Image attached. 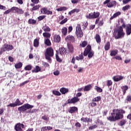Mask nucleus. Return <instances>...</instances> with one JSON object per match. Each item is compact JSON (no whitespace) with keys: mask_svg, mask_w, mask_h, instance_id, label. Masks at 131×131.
I'll return each instance as SVG.
<instances>
[{"mask_svg":"<svg viewBox=\"0 0 131 131\" xmlns=\"http://www.w3.org/2000/svg\"><path fill=\"white\" fill-rule=\"evenodd\" d=\"M123 114H125V111L122 109H114L113 112L111 113V116L107 118L109 121H116L123 118Z\"/></svg>","mask_w":131,"mask_h":131,"instance_id":"1","label":"nucleus"},{"mask_svg":"<svg viewBox=\"0 0 131 131\" xmlns=\"http://www.w3.org/2000/svg\"><path fill=\"white\" fill-rule=\"evenodd\" d=\"M45 59L47 60L49 63L52 62V58L54 57V49L52 47H49L46 49L44 53Z\"/></svg>","mask_w":131,"mask_h":131,"instance_id":"2","label":"nucleus"},{"mask_svg":"<svg viewBox=\"0 0 131 131\" xmlns=\"http://www.w3.org/2000/svg\"><path fill=\"white\" fill-rule=\"evenodd\" d=\"M99 17H100V12L95 11L94 12H91L85 16L86 19H96L95 23V24H98V23H99V21H100V18H99Z\"/></svg>","mask_w":131,"mask_h":131,"instance_id":"3","label":"nucleus"},{"mask_svg":"<svg viewBox=\"0 0 131 131\" xmlns=\"http://www.w3.org/2000/svg\"><path fill=\"white\" fill-rule=\"evenodd\" d=\"M91 51H92V46H91V45L87 46L84 51L83 56H86L88 55V58H89V59L93 58L94 52Z\"/></svg>","mask_w":131,"mask_h":131,"instance_id":"4","label":"nucleus"},{"mask_svg":"<svg viewBox=\"0 0 131 131\" xmlns=\"http://www.w3.org/2000/svg\"><path fill=\"white\" fill-rule=\"evenodd\" d=\"M13 49L14 46H13V45L5 43L3 46V47L1 49L0 54L2 55V54L5 52H9L10 51H12V50Z\"/></svg>","mask_w":131,"mask_h":131,"instance_id":"5","label":"nucleus"},{"mask_svg":"<svg viewBox=\"0 0 131 131\" xmlns=\"http://www.w3.org/2000/svg\"><path fill=\"white\" fill-rule=\"evenodd\" d=\"M117 35L115 36V39H119L121 37H124L125 33L123 32V28L122 27H119L117 30Z\"/></svg>","mask_w":131,"mask_h":131,"instance_id":"6","label":"nucleus"},{"mask_svg":"<svg viewBox=\"0 0 131 131\" xmlns=\"http://www.w3.org/2000/svg\"><path fill=\"white\" fill-rule=\"evenodd\" d=\"M34 106L29 104V103H26L24 105L21 106L20 107H18V111L20 112H25L27 110L29 109H32Z\"/></svg>","mask_w":131,"mask_h":131,"instance_id":"7","label":"nucleus"},{"mask_svg":"<svg viewBox=\"0 0 131 131\" xmlns=\"http://www.w3.org/2000/svg\"><path fill=\"white\" fill-rule=\"evenodd\" d=\"M103 5H107V8H113V7L117 6V2L116 1L110 2V0H105L103 2Z\"/></svg>","mask_w":131,"mask_h":131,"instance_id":"8","label":"nucleus"},{"mask_svg":"<svg viewBox=\"0 0 131 131\" xmlns=\"http://www.w3.org/2000/svg\"><path fill=\"white\" fill-rule=\"evenodd\" d=\"M76 34L77 38H81L83 36V33L82 30H81L80 25H77L76 27Z\"/></svg>","mask_w":131,"mask_h":131,"instance_id":"9","label":"nucleus"},{"mask_svg":"<svg viewBox=\"0 0 131 131\" xmlns=\"http://www.w3.org/2000/svg\"><path fill=\"white\" fill-rule=\"evenodd\" d=\"M25 128V125L20 123H17L14 127V129L16 131H23V129L22 128Z\"/></svg>","mask_w":131,"mask_h":131,"instance_id":"10","label":"nucleus"},{"mask_svg":"<svg viewBox=\"0 0 131 131\" xmlns=\"http://www.w3.org/2000/svg\"><path fill=\"white\" fill-rule=\"evenodd\" d=\"M65 40L67 42H74L75 41V38L74 36L69 35L66 37Z\"/></svg>","mask_w":131,"mask_h":131,"instance_id":"11","label":"nucleus"},{"mask_svg":"<svg viewBox=\"0 0 131 131\" xmlns=\"http://www.w3.org/2000/svg\"><path fill=\"white\" fill-rule=\"evenodd\" d=\"M79 98L74 97L71 99H69L68 100V103L70 104H76L77 102H79Z\"/></svg>","mask_w":131,"mask_h":131,"instance_id":"12","label":"nucleus"},{"mask_svg":"<svg viewBox=\"0 0 131 131\" xmlns=\"http://www.w3.org/2000/svg\"><path fill=\"white\" fill-rule=\"evenodd\" d=\"M78 111V108L76 106H71L68 109L69 113H71V114H73V113H75Z\"/></svg>","mask_w":131,"mask_h":131,"instance_id":"13","label":"nucleus"},{"mask_svg":"<svg viewBox=\"0 0 131 131\" xmlns=\"http://www.w3.org/2000/svg\"><path fill=\"white\" fill-rule=\"evenodd\" d=\"M67 46L69 52L73 54L74 52V47H73V45L70 43H68Z\"/></svg>","mask_w":131,"mask_h":131,"instance_id":"14","label":"nucleus"},{"mask_svg":"<svg viewBox=\"0 0 131 131\" xmlns=\"http://www.w3.org/2000/svg\"><path fill=\"white\" fill-rule=\"evenodd\" d=\"M39 39H40V38L38 37L34 40L33 47H34V48H38V47H39Z\"/></svg>","mask_w":131,"mask_h":131,"instance_id":"15","label":"nucleus"},{"mask_svg":"<svg viewBox=\"0 0 131 131\" xmlns=\"http://www.w3.org/2000/svg\"><path fill=\"white\" fill-rule=\"evenodd\" d=\"M114 81H120V80H122L123 79V76L120 75L115 76L113 77Z\"/></svg>","mask_w":131,"mask_h":131,"instance_id":"16","label":"nucleus"},{"mask_svg":"<svg viewBox=\"0 0 131 131\" xmlns=\"http://www.w3.org/2000/svg\"><path fill=\"white\" fill-rule=\"evenodd\" d=\"M126 35H130L131 34V24H129L126 27Z\"/></svg>","mask_w":131,"mask_h":131,"instance_id":"17","label":"nucleus"},{"mask_svg":"<svg viewBox=\"0 0 131 131\" xmlns=\"http://www.w3.org/2000/svg\"><path fill=\"white\" fill-rule=\"evenodd\" d=\"M53 41L57 43L60 42V41H61V37H60V35H55L53 36Z\"/></svg>","mask_w":131,"mask_h":131,"instance_id":"18","label":"nucleus"},{"mask_svg":"<svg viewBox=\"0 0 131 131\" xmlns=\"http://www.w3.org/2000/svg\"><path fill=\"white\" fill-rule=\"evenodd\" d=\"M44 42L47 47H51L52 46V42H51V40L49 38H45Z\"/></svg>","mask_w":131,"mask_h":131,"instance_id":"19","label":"nucleus"},{"mask_svg":"<svg viewBox=\"0 0 131 131\" xmlns=\"http://www.w3.org/2000/svg\"><path fill=\"white\" fill-rule=\"evenodd\" d=\"M93 86H92V84H90L86 86L83 89L84 92H89L92 90V88Z\"/></svg>","mask_w":131,"mask_h":131,"instance_id":"20","label":"nucleus"},{"mask_svg":"<svg viewBox=\"0 0 131 131\" xmlns=\"http://www.w3.org/2000/svg\"><path fill=\"white\" fill-rule=\"evenodd\" d=\"M53 129V127L52 126H43L41 128V131H47V130H52Z\"/></svg>","mask_w":131,"mask_h":131,"instance_id":"21","label":"nucleus"},{"mask_svg":"<svg viewBox=\"0 0 131 131\" xmlns=\"http://www.w3.org/2000/svg\"><path fill=\"white\" fill-rule=\"evenodd\" d=\"M42 29L45 32H50V31H51V28H50L49 26H47V25L43 26L42 28Z\"/></svg>","mask_w":131,"mask_h":131,"instance_id":"22","label":"nucleus"},{"mask_svg":"<svg viewBox=\"0 0 131 131\" xmlns=\"http://www.w3.org/2000/svg\"><path fill=\"white\" fill-rule=\"evenodd\" d=\"M110 53V56H111V57H115V56L118 54V50H111Z\"/></svg>","mask_w":131,"mask_h":131,"instance_id":"23","label":"nucleus"},{"mask_svg":"<svg viewBox=\"0 0 131 131\" xmlns=\"http://www.w3.org/2000/svg\"><path fill=\"white\" fill-rule=\"evenodd\" d=\"M121 89L123 91V95L124 96L126 93V91L128 90V86L127 85H123L121 87Z\"/></svg>","mask_w":131,"mask_h":131,"instance_id":"24","label":"nucleus"},{"mask_svg":"<svg viewBox=\"0 0 131 131\" xmlns=\"http://www.w3.org/2000/svg\"><path fill=\"white\" fill-rule=\"evenodd\" d=\"M120 15H121V12H120V11L116 12L112 16L110 17V20H113L114 18L118 17V16H120Z\"/></svg>","mask_w":131,"mask_h":131,"instance_id":"25","label":"nucleus"},{"mask_svg":"<svg viewBox=\"0 0 131 131\" xmlns=\"http://www.w3.org/2000/svg\"><path fill=\"white\" fill-rule=\"evenodd\" d=\"M60 92L61 93L62 95H65V94L68 93L69 92V90L68 89L62 88L60 89Z\"/></svg>","mask_w":131,"mask_h":131,"instance_id":"26","label":"nucleus"},{"mask_svg":"<svg viewBox=\"0 0 131 131\" xmlns=\"http://www.w3.org/2000/svg\"><path fill=\"white\" fill-rule=\"evenodd\" d=\"M68 32V29L66 27H63L61 29V33L63 36H66L67 35V32Z\"/></svg>","mask_w":131,"mask_h":131,"instance_id":"27","label":"nucleus"},{"mask_svg":"<svg viewBox=\"0 0 131 131\" xmlns=\"http://www.w3.org/2000/svg\"><path fill=\"white\" fill-rule=\"evenodd\" d=\"M41 70V68H40V67H39V66H36L35 67V69L32 70V72L33 73H34V72H35V73H37L39 72V71H40Z\"/></svg>","mask_w":131,"mask_h":131,"instance_id":"28","label":"nucleus"},{"mask_svg":"<svg viewBox=\"0 0 131 131\" xmlns=\"http://www.w3.org/2000/svg\"><path fill=\"white\" fill-rule=\"evenodd\" d=\"M67 52V50H66V49H65L64 48H59L60 55H65V54H66Z\"/></svg>","mask_w":131,"mask_h":131,"instance_id":"29","label":"nucleus"},{"mask_svg":"<svg viewBox=\"0 0 131 131\" xmlns=\"http://www.w3.org/2000/svg\"><path fill=\"white\" fill-rule=\"evenodd\" d=\"M95 39H96V41L97 43H100V42H101V37L98 34H96Z\"/></svg>","mask_w":131,"mask_h":131,"instance_id":"30","label":"nucleus"},{"mask_svg":"<svg viewBox=\"0 0 131 131\" xmlns=\"http://www.w3.org/2000/svg\"><path fill=\"white\" fill-rule=\"evenodd\" d=\"M40 8V5H35L30 9V11L31 12H33V11H37V10H38Z\"/></svg>","mask_w":131,"mask_h":131,"instance_id":"31","label":"nucleus"},{"mask_svg":"<svg viewBox=\"0 0 131 131\" xmlns=\"http://www.w3.org/2000/svg\"><path fill=\"white\" fill-rule=\"evenodd\" d=\"M22 66H23L22 62H18L14 65L16 69H20V68H22Z\"/></svg>","mask_w":131,"mask_h":131,"instance_id":"32","label":"nucleus"},{"mask_svg":"<svg viewBox=\"0 0 131 131\" xmlns=\"http://www.w3.org/2000/svg\"><path fill=\"white\" fill-rule=\"evenodd\" d=\"M28 23L29 24H31L32 25H35V24H36V20L30 18L28 20Z\"/></svg>","mask_w":131,"mask_h":131,"instance_id":"33","label":"nucleus"},{"mask_svg":"<svg viewBox=\"0 0 131 131\" xmlns=\"http://www.w3.org/2000/svg\"><path fill=\"white\" fill-rule=\"evenodd\" d=\"M43 36L45 38H50L51 37V33L45 32L43 33Z\"/></svg>","mask_w":131,"mask_h":131,"instance_id":"34","label":"nucleus"},{"mask_svg":"<svg viewBox=\"0 0 131 131\" xmlns=\"http://www.w3.org/2000/svg\"><path fill=\"white\" fill-rule=\"evenodd\" d=\"M125 123H126V120L122 119L119 122V123H118V125H119L120 126H123V125H124Z\"/></svg>","mask_w":131,"mask_h":131,"instance_id":"35","label":"nucleus"},{"mask_svg":"<svg viewBox=\"0 0 131 131\" xmlns=\"http://www.w3.org/2000/svg\"><path fill=\"white\" fill-rule=\"evenodd\" d=\"M110 49V42H107L104 46L105 51H108Z\"/></svg>","mask_w":131,"mask_h":131,"instance_id":"36","label":"nucleus"},{"mask_svg":"<svg viewBox=\"0 0 131 131\" xmlns=\"http://www.w3.org/2000/svg\"><path fill=\"white\" fill-rule=\"evenodd\" d=\"M76 60L78 61H79V60H83V53H81L78 56H76Z\"/></svg>","mask_w":131,"mask_h":131,"instance_id":"37","label":"nucleus"},{"mask_svg":"<svg viewBox=\"0 0 131 131\" xmlns=\"http://www.w3.org/2000/svg\"><path fill=\"white\" fill-rule=\"evenodd\" d=\"M15 106H20V105H23V103L21 102V101H20V100H19V98H17L15 103Z\"/></svg>","mask_w":131,"mask_h":131,"instance_id":"38","label":"nucleus"},{"mask_svg":"<svg viewBox=\"0 0 131 131\" xmlns=\"http://www.w3.org/2000/svg\"><path fill=\"white\" fill-rule=\"evenodd\" d=\"M101 96H97L93 98L92 100V102H100L101 101Z\"/></svg>","mask_w":131,"mask_h":131,"instance_id":"39","label":"nucleus"},{"mask_svg":"<svg viewBox=\"0 0 131 131\" xmlns=\"http://www.w3.org/2000/svg\"><path fill=\"white\" fill-rule=\"evenodd\" d=\"M59 52L56 51V54L55 55V57H56V60L57 61V62H62V59H61V58H60V57H59Z\"/></svg>","mask_w":131,"mask_h":131,"instance_id":"40","label":"nucleus"},{"mask_svg":"<svg viewBox=\"0 0 131 131\" xmlns=\"http://www.w3.org/2000/svg\"><path fill=\"white\" fill-rule=\"evenodd\" d=\"M31 69H32V66L30 64L28 65L24 68V70H25L26 71H29L31 70Z\"/></svg>","mask_w":131,"mask_h":131,"instance_id":"41","label":"nucleus"},{"mask_svg":"<svg viewBox=\"0 0 131 131\" xmlns=\"http://www.w3.org/2000/svg\"><path fill=\"white\" fill-rule=\"evenodd\" d=\"M52 94L54 95V96H61V93L56 90H53Z\"/></svg>","mask_w":131,"mask_h":131,"instance_id":"42","label":"nucleus"},{"mask_svg":"<svg viewBox=\"0 0 131 131\" xmlns=\"http://www.w3.org/2000/svg\"><path fill=\"white\" fill-rule=\"evenodd\" d=\"M129 9H130V6L128 5L123 7L122 10V11L125 12V11H127V10H128Z\"/></svg>","mask_w":131,"mask_h":131,"instance_id":"43","label":"nucleus"},{"mask_svg":"<svg viewBox=\"0 0 131 131\" xmlns=\"http://www.w3.org/2000/svg\"><path fill=\"white\" fill-rule=\"evenodd\" d=\"M11 13H16L18 11V7H13L11 8Z\"/></svg>","mask_w":131,"mask_h":131,"instance_id":"44","label":"nucleus"},{"mask_svg":"<svg viewBox=\"0 0 131 131\" xmlns=\"http://www.w3.org/2000/svg\"><path fill=\"white\" fill-rule=\"evenodd\" d=\"M67 10V8L66 7H62L56 9V11L58 12L62 11H66Z\"/></svg>","mask_w":131,"mask_h":131,"instance_id":"45","label":"nucleus"},{"mask_svg":"<svg viewBox=\"0 0 131 131\" xmlns=\"http://www.w3.org/2000/svg\"><path fill=\"white\" fill-rule=\"evenodd\" d=\"M16 14H18L19 15H23V14H24V11H23L22 9H20L18 8Z\"/></svg>","mask_w":131,"mask_h":131,"instance_id":"46","label":"nucleus"},{"mask_svg":"<svg viewBox=\"0 0 131 131\" xmlns=\"http://www.w3.org/2000/svg\"><path fill=\"white\" fill-rule=\"evenodd\" d=\"M95 90H96L98 93H102V92H103V89L98 86H95Z\"/></svg>","mask_w":131,"mask_h":131,"instance_id":"47","label":"nucleus"},{"mask_svg":"<svg viewBox=\"0 0 131 131\" xmlns=\"http://www.w3.org/2000/svg\"><path fill=\"white\" fill-rule=\"evenodd\" d=\"M88 45V42L86 41H83L81 44L80 45L82 48H85Z\"/></svg>","mask_w":131,"mask_h":131,"instance_id":"48","label":"nucleus"},{"mask_svg":"<svg viewBox=\"0 0 131 131\" xmlns=\"http://www.w3.org/2000/svg\"><path fill=\"white\" fill-rule=\"evenodd\" d=\"M113 83V82H112L111 80H107L106 85L107 86H111V85H112Z\"/></svg>","mask_w":131,"mask_h":131,"instance_id":"49","label":"nucleus"},{"mask_svg":"<svg viewBox=\"0 0 131 131\" xmlns=\"http://www.w3.org/2000/svg\"><path fill=\"white\" fill-rule=\"evenodd\" d=\"M95 102L96 101H92V102L89 104L90 106L92 107H96V106H97V103Z\"/></svg>","mask_w":131,"mask_h":131,"instance_id":"50","label":"nucleus"},{"mask_svg":"<svg viewBox=\"0 0 131 131\" xmlns=\"http://www.w3.org/2000/svg\"><path fill=\"white\" fill-rule=\"evenodd\" d=\"M67 21H68V18H66L60 22V24L63 25V24H65Z\"/></svg>","mask_w":131,"mask_h":131,"instance_id":"51","label":"nucleus"},{"mask_svg":"<svg viewBox=\"0 0 131 131\" xmlns=\"http://www.w3.org/2000/svg\"><path fill=\"white\" fill-rule=\"evenodd\" d=\"M88 25H89V23L88 22V21H86L85 22V23L82 25V26H83V29L84 30H85V29H86V28L88 27Z\"/></svg>","mask_w":131,"mask_h":131,"instance_id":"52","label":"nucleus"},{"mask_svg":"<svg viewBox=\"0 0 131 131\" xmlns=\"http://www.w3.org/2000/svg\"><path fill=\"white\" fill-rule=\"evenodd\" d=\"M41 119L45 120V121H48L49 120V118L46 115L42 116L41 117Z\"/></svg>","mask_w":131,"mask_h":131,"instance_id":"53","label":"nucleus"},{"mask_svg":"<svg viewBox=\"0 0 131 131\" xmlns=\"http://www.w3.org/2000/svg\"><path fill=\"white\" fill-rule=\"evenodd\" d=\"M46 18V15L39 16L37 17L38 21H41V20H43Z\"/></svg>","mask_w":131,"mask_h":131,"instance_id":"54","label":"nucleus"},{"mask_svg":"<svg viewBox=\"0 0 131 131\" xmlns=\"http://www.w3.org/2000/svg\"><path fill=\"white\" fill-rule=\"evenodd\" d=\"M81 121H82V122H85L86 123L88 122V117H82L81 118Z\"/></svg>","mask_w":131,"mask_h":131,"instance_id":"55","label":"nucleus"},{"mask_svg":"<svg viewBox=\"0 0 131 131\" xmlns=\"http://www.w3.org/2000/svg\"><path fill=\"white\" fill-rule=\"evenodd\" d=\"M37 110L36 109H33V110H29L28 111L27 113H35L36 112Z\"/></svg>","mask_w":131,"mask_h":131,"instance_id":"56","label":"nucleus"},{"mask_svg":"<svg viewBox=\"0 0 131 131\" xmlns=\"http://www.w3.org/2000/svg\"><path fill=\"white\" fill-rule=\"evenodd\" d=\"M7 107H17L16 104L14 103H10L9 104L7 105Z\"/></svg>","mask_w":131,"mask_h":131,"instance_id":"57","label":"nucleus"},{"mask_svg":"<svg viewBox=\"0 0 131 131\" xmlns=\"http://www.w3.org/2000/svg\"><path fill=\"white\" fill-rule=\"evenodd\" d=\"M47 11V8H42L41 9V13H42V14H46Z\"/></svg>","mask_w":131,"mask_h":131,"instance_id":"58","label":"nucleus"},{"mask_svg":"<svg viewBox=\"0 0 131 131\" xmlns=\"http://www.w3.org/2000/svg\"><path fill=\"white\" fill-rule=\"evenodd\" d=\"M97 127H98V126H97V125H94L90 126L89 127V129L92 130V129H94V128H97Z\"/></svg>","mask_w":131,"mask_h":131,"instance_id":"59","label":"nucleus"},{"mask_svg":"<svg viewBox=\"0 0 131 131\" xmlns=\"http://www.w3.org/2000/svg\"><path fill=\"white\" fill-rule=\"evenodd\" d=\"M104 25V20L102 19L99 21V23L98 24V26L99 27L103 26Z\"/></svg>","mask_w":131,"mask_h":131,"instance_id":"60","label":"nucleus"},{"mask_svg":"<svg viewBox=\"0 0 131 131\" xmlns=\"http://www.w3.org/2000/svg\"><path fill=\"white\" fill-rule=\"evenodd\" d=\"M31 1L33 4H35V5H37V4L39 3V0H31Z\"/></svg>","mask_w":131,"mask_h":131,"instance_id":"61","label":"nucleus"},{"mask_svg":"<svg viewBox=\"0 0 131 131\" xmlns=\"http://www.w3.org/2000/svg\"><path fill=\"white\" fill-rule=\"evenodd\" d=\"M9 13H12L11 8L4 12V14H9Z\"/></svg>","mask_w":131,"mask_h":131,"instance_id":"62","label":"nucleus"},{"mask_svg":"<svg viewBox=\"0 0 131 131\" xmlns=\"http://www.w3.org/2000/svg\"><path fill=\"white\" fill-rule=\"evenodd\" d=\"M8 60L10 62H14V58L12 56H9Z\"/></svg>","mask_w":131,"mask_h":131,"instance_id":"63","label":"nucleus"},{"mask_svg":"<svg viewBox=\"0 0 131 131\" xmlns=\"http://www.w3.org/2000/svg\"><path fill=\"white\" fill-rule=\"evenodd\" d=\"M79 2V0H71L72 4H77Z\"/></svg>","mask_w":131,"mask_h":131,"instance_id":"64","label":"nucleus"}]
</instances>
